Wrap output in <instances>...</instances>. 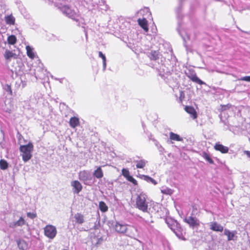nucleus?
<instances>
[{
    "instance_id": "nucleus-61",
    "label": "nucleus",
    "mask_w": 250,
    "mask_h": 250,
    "mask_svg": "<svg viewBox=\"0 0 250 250\" xmlns=\"http://www.w3.org/2000/svg\"><path fill=\"white\" fill-rule=\"evenodd\" d=\"M182 0H180V1H182Z\"/></svg>"
},
{
    "instance_id": "nucleus-53",
    "label": "nucleus",
    "mask_w": 250,
    "mask_h": 250,
    "mask_svg": "<svg viewBox=\"0 0 250 250\" xmlns=\"http://www.w3.org/2000/svg\"><path fill=\"white\" fill-rule=\"evenodd\" d=\"M144 10H146V11H148V9L147 8H146V9H145L144 10H141L140 11H138L137 13H136V14H138L139 13H140L141 14H142L143 12H144Z\"/></svg>"
},
{
    "instance_id": "nucleus-60",
    "label": "nucleus",
    "mask_w": 250,
    "mask_h": 250,
    "mask_svg": "<svg viewBox=\"0 0 250 250\" xmlns=\"http://www.w3.org/2000/svg\"><path fill=\"white\" fill-rule=\"evenodd\" d=\"M146 222H147V223H153V221L151 220L150 221H149V220H147L146 221Z\"/></svg>"
},
{
    "instance_id": "nucleus-47",
    "label": "nucleus",
    "mask_w": 250,
    "mask_h": 250,
    "mask_svg": "<svg viewBox=\"0 0 250 250\" xmlns=\"http://www.w3.org/2000/svg\"><path fill=\"white\" fill-rule=\"evenodd\" d=\"M185 95L184 92L183 91H180L179 94V99L181 102H182L184 100V99L185 98Z\"/></svg>"
},
{
    "instance_id": "nucleus-20",
    "label": "nucleus",
    "mask_w": 250,
    "mask_h": 250,
    "mask_svg": "<svg viewBox=\"0 0 250 250\" xmlns=\"http://www.w3.org/2000/svg\"><path fill=\"white\" fill-rule=\"evenodd\" d=\"M139 25L144 30L145 32H147L148 28L147 26V21L145 18L143 19H139L138 20Z\"/></svg>"
},
{
    "instance_id": "nucleus-37",
    "label": "nucleus",
    "mask_w": 250,
    "mask_h": 250,
    "mask_svg": "<svg viewBox=\"0 0 250 250\" xmlns=\"http://www.w3.org/2000/svg\"><path fill=\"white\" fill-rule=\"evenodd\" d=\"M17 227H22L26 224V222L24 219L23 217L22 216L20 217L19 219L15 221Z\"/></svg>"
},
{
    "instance_id": "nucleus-57",
    "label": "nucleus",
    "mask_w": 250,
    "mask_h": 250,
    "mask_svg": "<svg viewBox=\"0 0 250 250\" xmlns=\"http://www.w3.org/2000/svg\"><path fill=\"white\" fill-rule=\"evenodd\" d=\"M158 150L161 153H163L164 150V148L162 146H161L158 149Z\"/></svg>"
},
{
    "instance_id": "nucleus-28",
    "label": "nucleus",
    "mask_w": 250,
    "mask_h": 250,
    "mask_svg": "<svg viewBox=\"0 0 250 250\" xmlns=\"http://www.w3.org/2000/svg\"><path fill=\"white\" fill-rule=\"evenodd\" d=\"M26 49L27 56L31 59H34L35 58V55L34 52L33 51V48L29 45H27L26 46Z\"/></svg>"
},
{
    "instance_id": "nucleus-3",
    "label": "nucleus",
    "mask_w": 250,
    "mask_h": 250,
    "mask_svg": "<svg viewBox=\"0 0 250 250\" xmlns=\"http://www.w3.org/2000/svg\"><path fill=\"white\" fill-rule=\"evenodd\" d=\"M33 149V145L31 143H29L26 145H22L20 146V150L22 152V160L24 162L29 161L32 157L31 152Z\"/></svg>"
},
{
    "instance_id": "nucleus-25",
    "label": "nucleus",
    "mask_w": 250,
    "mask_h": 250,
    "mask_svg": "<svg viewBox=\"0 0 250 250\" xmlns=\"http://www.w3.org/2000/svg\"><path fill=\"white\" fill-rule=\"evenodd\" d=\"M140 178L148 183H152L154 185H156L157 184V181L149 176L141 175H140Z\"/></svg>"
},
{
    "instance_id": "nucleus-32",
    "label": "nucleus",
    "mask_w": 250,
    "mask_h": 250,
    "mask_svg": "<svg viewBox=\"0 0 250 250\" xmlns=\"http://www.w3.org/2000/svg\"><path fill=\"white\" fill-rule=\"evenodd\" d=\"M183 6V3L182 1H179V5L176 9V13L177 14V17L178 19H182V16L181 14Z\"/></svg>"
},
{
    "instance_id": "nucleus-45",
    "label": "nucleus",
    "mask_w": 250,
    "mask_h": 250,
    "mask_svg": "<svg viewBox=\"0 0 250 250\" xmlns=\"http://www.w3.org/2000/svg\"><path fill=\"white\" fill-rule=\"evenodd\" d=\"M4 89L6 92L9 93L10 95H12V91L10 85L8 84H6L4 87Z\"/></svg>"
},
{
    "instance_id": "nucleus-14",
    "label": "nucleus",
    "mask_w": 250,
    "mask_h": 250,
    "mask_svg": "<svg viewBox=\"0 0 250 250\" xmlns=\"http://www.w3.org/2000/svg\"><path fill=\"white\" fill-rule=\"evenodd\" d=\"M236 234V231H230L227 229H225L224 231V234L227 236L228 241H236L237 239Z\"/></svg>"
},
{
    "instance_id": "nucleus-43",
    "label": "nucleus",
    "mask_w": 250,
    "mask_h": 250,
    "mask_svg": "<svg viewBox=\"0 0 250 250\" xmlns=\"http://www.w3.org/2000/svg\"><path fill=\"white\" fill-rule=\"evenodd\" d=\"M142 126H143V127L144 128V132L146 134V135H147V137H148L149 140L152 141V139L153 138L152 137V135L151 134V133H150V132H149L148 131H147V132L146 131L145 129V125L143 123H142Z\"/></svg>"
},
{
    "instance_id": "nucleus-23",
    "label": "nucleus",
    "mask_w": 250,
    "mask_h": 250,
    "mask_svg": "<svg viewBox=\"0 0 250 250\" xmlns=\"http://www.w3.org/2000/svg\"><path fill=\"white\" fill-rule=\"evenodd\" d=\"M18 247L21 250H25L27 249V244L25 241L22 239H18L16 240Z\"/></svg>"
},
{
    "instance_id": "nucleus-18",
    "label": "nucleus",
    "mask_w": 250,
    "mask_h": 250,
    "mask_svg": "<svg viewBox=\"0 0 250 250\" xmlns=\"http://www.w3.org/2000/svg\"><path fill=\"white\" fill-rule=\"evenodd\" d=\"M160 56H161V55L157 51H151L148 53V57L151 60L158 61Z\"/></svg>"
},
{
    "instance_id": "nucleus-49",
    "label": "nucleus",
    "mask_w": 250,
    "mask_h": 250,
    "mask_svg": "<svg viewBox=\"0 0 250 250\" xmlns=\"http://www.w3.org/2000/svg\"><path fill=\"white\" fill-rule=\"evenodd\" d=\"M152 141L154 142L155 145L156 146L158 149H159L162 146L159 144V143L154 138L152 139Z\"/></svg>"
},
{
    "instance_id": "nucleus-12",
    "label": "nucleus",
    "mask_w": 250,
    "mask_h": 250,
    "mask_svg": "<svg viewBox=\"0 0 250 250\" xmlns=\"http://www.w3.org/2000/svg\"><path fill=\"white\" fill-rule=\"evenodd\" d=\"M175 234L177 237L181 240H185V238L182 232V229L180 224L177 221V224L175 226H172L169 228Z\"/></svg>"
},
{
    "instance_id": "nucleus-2",
    "label": "nucleus",
    "mask_w": 250,
    "mask_h": 250,
    "mask_svg": "<svg viewBox=\"0 0 250 250\" xmlns=\"http://www.w3.org/2000/svg\"><path fill=\"white\" fill-rule=\"evenodd\" d=\"M147 196L143 193L138 195L136 199V207L144 212H149L150 208H148L147 203L146 201Z\"/></svg>"
},
{
    "instance_id": "nucleus-34",
    "label": "nucleus",
    "mask_w": 250,
    "mask_h": 250,
    "mask_svg": "<svg viewBox=\"0 0 250 250\" xmlns=\"http://www.w3.org/2000/svg\"><path fill=\"white\" fill-rule=\"evenodd\" d=\"M7 42L9 44L14 45L17 42V38L15 35H11L8 36Z\"/></svg>"
},
{
    "instance_id": "nucleus-52",
    "label": "nucleus",
    "mask_w": 250,
    "mask_h": 250,
    "mask_svg": "<svg viewBox=\"0 0 250 250\" xmlns=\"http://www.w3.org/2000/svg\"><path fill=\"white\" fill-rule=\"evenodd\" d=\"M100 227V221H99L97 223V222L95 223V225L94 226V229H98Z\"/></svg>"
},
{
    "instance_id": "nucleus-50",
    "label": "nucleus",
    "mask_w": 250,
    "mask_h": 250,
    "mask_svg": "<svg viewBox=\"0 0 250 250\" xmlns=\"http://www.w3.org/2000/svg\"><path fill=\"white\" fill-rule=\"evenodd\" d=\"M9 227L10 228L14 229L17 227L15 221L11 222L9 223Z\"/></svg>"
},
{
    "instance_id": "nucleus-30",
    "label": "nucleus",
    "mask_w": 250,
    "mask_h": 250,
    "mask_svg": "<svg viewBox=\"0 0 250 250\" xmlns=\"http://www.w3.org/2000/svg\"><path fill=\"white\" fill-rule=\"evenodd\" d=\"M99 57H100L103 61V70L105 71L106 67V58L104 54L101 51H99Z\"/></svg>"
},
{
    "instance_id": "nucleus-29",
    "label": "nucleus",
    "mask_w": 250,
    "mask_h": 250,
    "mask_svg": "<svg viewBox=\"0 0 250 250\" xmlns=\"http://www.w3.org/2000/svg\"><path fill=\"white\" fill-rule=\"evenodd\" d=\"M5 21L7 24L13 25L15 23V19L12 15H10L5 17Z\"/></svg>"
},
{
    "instance_id": "nucleus-39",
    "label": "nucleus",
    "mask_w": 250,
    "mask_h": 250,
    "mask_svg": "<svg viewBox=\"0 0 250 250\" xmlns=\"http://www.w3.org/2000/svg\"><path fill=\"white\" fill-rule=\"evenodd\" d=\"M152 209L155 212H158L161 209L160 205L157 203L152 204Z\"/></svg>"
},
{
    "instance_id": "nucleus-40",
    "label": "nucleus",
    "mask_w": 250,
    "mask_h": 250,
    "mask_svg": "<svg viewBox=\"0 0 250 250\" xmlns=\"http://www.w3.org/2000/svg\"><path fill=\"white\" fill-rule=\"evenodd\" d=\"M162 193L166 194H170L172 193L171 189L167 188H163L161 189Z\"/></svg>"
},
{
    "instance_id": "nucleus-19",
    "label": "nucleus",
    "mask_w": 250,
    "mask_h": 250,
    "mask_svg": "<svg viewBox=\"0 0 250 250\" xmlns=\"http://www.w3.org/2000/svg\"><path fill=\"white\" fill-rule=\"evenodd\" d=\"M69 124L72 128H74L80 125L79 119L75 116L72 117L70 119Z\"/></svg>"
},
{
    "instance_id": "nucleus-5",
    "label": "nucleus",
    "mask_w": 250,
    "mask_h": 250,
    "mask_svg": "<svg viewBox=\"0 0 250 250\" xmlns=\"http://www.w3.org/2000/svg\"><path fill=\"white\" fill-rule=\"evenodd\" d=\"M79 179L84 184L89 185L92 180V176L90 171L83 170L79 173Z\"/></svg>"
},
{
    "instance_id": "nucleus-38",
    "label": "nucleus",
    "mask_w": 250,
    "mask_h": 250,
    "mask_svg": "<svg viewBox=\"0 0 250 250\" xmlns=\"http://www.w3.org/2000/svg\"><path fill=\"white\" fill-rule=\"evenodd\" d=\"M187 112L190 115L191 118L195 119L197 117V113L196 110H186Z\"/></svg>"
},
{
    "instance_id": "nucleus-11",
    "label": "nucleus",
    "mask_w": 250,
    "mask_h": 250,
    "mask_svg": "<svg viewBox=\"0 0 250 250\" xmlns=\"http://www.w3.org/2000/svg\"><path fill=\"white\" fill-rule=\"evenodd\" d=\"M167 74L165 75L164 78H162L166 83L168 85H173L174 83H176L177 79L174 76V74L172 72L169 73V70H167Z\"/></svg>"
},
{
    "instance_id": "nucleus-17",
    "label": "nucleus",
    "mask_w": 250,
    "mask_h": 250,
    "mask_svg": "<svg viewBox=\"0 0 250 250\" xmlns=\"http://www.w3.org/2000/svg\"><path fill=\"white\" fill-rule=\"evenodd\" d=\"M214 148L216 150L219 151L222 153H227L229 150L228 147L223 146L219 142L215 144Z\"/></svg>"
},
{
    "instance_id": "nucleus-10",
    "label": "nucleus",
    "mask_w": 250,
    "mask_h": 250,
    "mask_svg": "<svg viewBox=\"0 0 250 250\" xmlns=\"http://www.w3.org/2000/svg\"><path fill=\"white\" fill-rule=\"evenodd\" d=\"M125 233L127 236L135 239L138 233V229L134 226L127 225Z\"/></svg>"
},
{
    "instance_id": "nucleus-58",
    "label": "nucleus",
    "mask_w": 250,
    "mask_h": 250,
    "mask_svg": "<svg viewBox=\"0 0 250 250\" xmlns=\"http://www.w3.org/2000/svg\"><path fill=\"white\" fill-rule=\"evenodd\" d=\"M184 109H194V108L192 107L186 106Z\"/></svg>"
},
{
    "instance_id": "nucleus-36",
    "label": "nucleus",
    "mask_w": 250,
    "mask_h": 250,
    "mask_svg": "<svg viewBox=\"0 0 250 250\" xmlns=\"http://www.w3.org/2000/svg\"><path fill=\"white\" fill-rule=\"evenodd\" d=\"M203 157L209 164H214V161L212 160L211 158L210 157L209 155L207 153L204 152L203 153Z\"/></svg>"
},
{
    "instance_id": "nucleus-44",
    "label": "nucleus",
    "mask_w": 250,
    "mask_h": 250,
    "mask_svg": "<svg viewBox=\"0 0 250 250\" xmlns=\"http://www.w3.org/2000/svg\"><path fill=\"white\" fill-rule=\"evenodd\" d=\"M238 80L250 82V76H244V77H242L240 78H238Z\"/></svg>"
},
{
    "instance_id": "nucleus-22",
    "label": "nucleus",
    "mask_w": 250,
    "mask_h": 250,
    "mask_svg": "<svg viewBox=\"0 0 250 250\" xmlns=\"http://www.w3.org/2000/svg\"><path fill=\"white\" fill-rule=\"evenodd\" d=\"M74 218L76 223L79 224H82L84 222V216L83 214L80 213H77L74 215Z\"/></svg>"
},
{
    "instance_id": "nucleus-31",
    "label": "nucleus",
    "mask_w": 250,
    "mask_h": 250,
    "mask_svg": "<svg viewBox=\"0 0 250 250\" xmlns=\"http://www.w3.org/2000/svg\"><path fill=\"white\" fill-rule=\"evenodd\" d=\"M99 208L102 212H105L108 210V207L104 201H100L99 202Z\"/></svg>"
},
{
    "instance_id": "nucleus-24",
    "label": "nucleus",
    "mask_w": 250,
    "mask_h": 250,
    "mask_svg": "<svg viewBox=\"0 0 250 250\" xmlns=\"http://www.w3.org/2000/svg\"><path fill=\"white\" fill-rule=\"evenodd\" d=\"M93 176L97 179H101L104 176L103 171L101 167H99L93 172Z\"/></svg>"
},
{
    "instance_id": "nucleus-46",
    "label": "nucleus",
    "mask_w": 250,
    "mask_h": 250,
    "mask_svg": "<svg viewBox=\"0 0 250 250\" xmlns=\"http://www.w3.org/2000/svg\"><path fill=\"white\" fill-rule=\"evenodd\" d=\"M27 216L31 219H34L37 217V214L33 212H27Z\"/></svg>"
},
{
    "instance_id": "nucleus-55",
    "label": "nucleus",
    "mask_w": 250,
    "mask_h": 250,
    "mask_svg": "<svg viewBox=\"0 0 250 250\" xmlns=\"http://www.w3.org/2000/svg\"><path fill=\"white\" fill-rule=\"evenodd\" d=\"M152 31L153 33H156L157 31L156 26L154 25V27L152 28Z\"/></svg>"
},
{
    "instance_id": "nucleus-15",
    "label": "nucleus",
    "mask_w": 250,
    "mask_h": 250,
    "mask_svg": "<svg viewBox=\"0 0 250 250\" xmlns=\"http://www.w3.org/2000/svg\"><path fill=\"white\" fill-rule=\"evenodd\" d=\"M180 22L178 21V27L177 28V30L179 33V35L182 38L184 41V45L186 47V49L188 50V46L186 44L187 40L189 39V36L188 35L187 33L184 30H181L180 29Z\"/></svg>"
},
{
    "instance_id": "nucleus-48",
    "label": "nucleus",
    "mask_w": 250,
    "mask_h": 250,
    "mask_svg": "<svg viewBox=\"0 0 250 250\" xmlns=\"http://www.w3.org/2000/svg\"><path fill=\"white\" fill-rule=\"evenodd\" d=\"M103 241V239L102 237L99 238L97 239V242L95 244V246L98 247L99 245H100Z\"/></svg>"
},
{
    "instance_id": "nucleus-1",
    "label": "nucleus",
    "mask_w": 250,
    "mask_h": 250,
    "mask_svg": "<svg viewBox=\"0 0 250 250\" xmlns=\"http://www.w3.org/2000/svg\"><path fill=\"white\" fill-rule=\"evenodd\" d=\"M55 5L62 13V14L67 17L78 22L79 21V14L71 7L68 4L62 2L55 3Z\"/></svg>"
},
{
    "instance_id": "nucleus-35",
    "label": "nucleus",
    "mask_w": 250,
    "mask_h": 250,
    "mask_svg": "<svg viewBox=\"0 0 250 250\" xmlns=\"http://www.w3.org/2000/svg\"><path fill=\"white\" fill-rule=\"evenodd\" d=\"M8 167V163L7 162L4 160V159H1L0 160V168L2 170H5Z\"/></svg>"
},
{
    "instance_id": "nucleus-8",
    "label": "nucleus",
    "mask_w": 250,
    "mask_h": 250,
    "mask_svg": "<svg viewBox=\"0 0 250 250\" xmlns=\"http://www.w3.org/2000/svg\"><path fill=\"white\" fill-rule=\"evenodd\" d=\"M186 76L193 82L197 83L200 85H208L207 84L200 80L197 76L196 73L194 71L188 70V72H186Z\"/></svg>"
},
{
    "instance_id": "nucleus-33",
    "label": "nucleus",
    "mask_w": 250,
    "mask_h": 250,
    "mask_svg": "<svg viewBox=\"0 0 250 250\" xmlns=\"http://www.w3.org/2000/svg\"><path fill=\"white\" fill-rule=\"evenodd\" d=\"M166 222L169 228L172 226H175L177 224V221L171 218H167L166 220Z\"/></svg>"
},
{
    "instance_id": "nucleus-27",
    "label": "nucleus",
    "mask_w": 250,
    "mask_h": 250,
    "mask_svg": "<svg viewBox=\"0 0 250 250\" xmlns=\"http://www.w3.org/2000/svg\"><path fill=\"white\" fill-rule=\"evenodd\" d=\"M169 138L171 140L176 141H182L183 138L181 137L177 134L174 133L173 132H170L169 133Z\"/></svg>"
},
{
    "instance_id": "nucleus-13",
    "label": "nucleus",
    "mask_w": 250,
    "mask_h": 250,
    "mask_svg": "<svg viewBox=\"0 0 250 250\" xmlns=\"http://www.w3.org/2000/svg\"><path fill=\"white\" fill-rule=\"evenodd\" d=\"M72 191L74 194H79L83 189V186L81 183L78 180L72 181L71 182Z\"/></svg>"
},
{
    "instance_id": "nucleus-54",
    "label": "nucleus",
    "mask_w": 250,
    "mask_h": 250,
    "mask_svg": "<svg viewBox=\"0 0 250 250\" xmlns=\"http://www.w3.org/2000/svg\"><path fill=\"white\" fill-rule=\"evenodd\" d=\"M244 153L249 158H250V151L248 150L244 151Z\"/></svg>"
},
{
    "instance_id": "nucleus-59",
    "label": "nucleus",
    "mask_w": 250,
    "mask_h": 250,
    "mask_svg": "<svg viewBox=\"0 0 250 250\" xmlns=\"http://www.w3.org/2000/svg\"><path fill=\"white\" fill-rule=\"evenodd\" d=\"M171 59L172 60L173 59V60H172V61H174V62H175V60H176V57L175 56H174L173 58L171 57Z\"/></svg>"
},
{
    "instance_id": "nucleus-6",
    "label": "nucleus",
    "mask_w": 250,
    "mask_h": 250,
    "mask_svg": "<svg viewBox=\"0 0 250 250\" xmlns=\"http://www.w3.org/2000/svg\"><path fill=\"white\" fill-rule=\"evenodd\" d=\"M173 64H169L168 62H166L165 63H162L159 67L157 68L159 76L161 78H164L165 75L167 74V70H169V73L172 71Z\"/></svg>"
},
{
    "instance_id": "nucleus-42",
    "label": "nucleus",
    "mask_w": 250,
    "mask_h": 250,
    "mask_svg": "<svg viewBox=\"0 0 250 250\" xmlns=\"http://www.w3.org/2000/svg\"><path fill=\"white\" fill-rule=\"evenodd\" d=\"M128 181L131 182L134 185H137V181L132 176H130L127 177L126 179Z\"/></svg>"
},
{
    "instance_id": "nucleus-41",
    "label": "nucleus",
    "mask_w": 250,
    "mask_h": 250,
    "mask_svg": "<svg viewBox=\"0 0 250 250\" xmlns=\"http://www.w3.org/2000/svg\"><path fill=\"white\" fill-rule=\"evenodd\" d=\"M122 174L127 179V177H128V176H130L129 175V171L128 169L125 168H123L122 169Z\"/></svg>"
},
{
    "instance_id": "nucleus-7",
    "label": "nucleus",
    "mask_w": 250,
    "mask_h": 250,
    "mask_svg": "<svg viewBox=\"0 0 250 250\" xmlns=\"http://www.w3.org/2000/svg\"><path fill=\"white\" fill-rule=\"evenodd\" d=\"M196 211H197V209H196ZM194 212H195V210L193 209L191 216L186 217L184 219L185 222L188 224L190 227L192 229L197 228L200 225L199 220L196 217L192 216L194 214V213H193Z\"/></svg>"
},
{
    "instance_id": "nucleus-56",
    "label": "nucleus",
    "mask_w": 250,
    "mask_h": 250,
    "mask_svg": "<svg viewBox=\"0 0 250 250\" xmlns=\"http://www.w3.org/2000/svg\"><path fill=\"white\" fill-rule=\"evenodd\" d=\"M38 71V70H36V72H35L36 77H39V78H41V79H42V78H43V77H42V76L40 75L39 74H38L37 73V72Z\"/></svg>"
},
{
    "instance_id": "nucleus-4",
    "label": "nucleus",
    "mask_w": 250,
    "mask_h": 250,
    "mask_svg": "<svg viewBox=\"0 0 250 250\" xmlns=\"http://www.w3.org/2000/svg\"><path fill=\"white\" fill-rule=\"evenodd\" d=\"M108 225L109 227H112L119 233L125 234V233L127 226L125 224L121 223L119 222H114L113 221H108Z\"/></svg>"
},
{
    "instance_id": "nucleus-16",
    "label": "nucleus",
    "mask_w": 250,
    "mask_h": 250,
    "mask_svg": "<svg viewBox=\"0 0 250 250\" xmlns=\"http://www.w3.org/2000/svg\"><path fill=\"white\" fill-rule=\"evenodd\" d=\"M209 228L211 230L216 232H222L224 227L217 222H212L210 223Z\"/></svg>"
},
{
    "instance_id": "nucleus-21",
    "label": "nucleus",
    "mask_w": 250,
    "mask_h": 250,
    "mask_svg": "<svg viewBox=\"0 0 250 250\" xmlns=\"http://www.w3.org/2000/svg\"><path fill=\"white\" fill-rule=\"evenodd\" d=\"M4 57L7 60H10L12 58L14 59H16L17 58V56L15 53H14L12 51L8 50H6L4 54Z\"/></svg>"
},
{
    "instance_id": "nucleus-9",
    "label": "nucleus",
    "mask_w": 250,
    "mask_h": 250,
    "mask_svg": "<svg viewBox=\"0 0 250 250\" xmlns=\"http://www.w3.org/2000/svg\"><path fill=\"white\" fill-rule=\"evenodd\" d=\"M44 235L50 239H53L56 235L57 229L52 225H47L44 229Z\"/></svg>"
},
{
    "instance_id": "nucleus-51",
    "label": "nucleus",
    "mask_w": 250,
    "mask_h": 250,
    "mask_svg": "<svg viewBox=\"0 0 250 250\" xmlns=\"http://www.w3.org/2000/svg\"><path fill=\"white\" fill-rule=\"evenodd\" d=\"M67 108V106L64 103H60V109L62 108V109H65Z\"/></svg>"
},
{
    "instance_id": "nucleus-26",
    "label": "nucleus",
    "mask_w": 250,
    "mask_h": 250,
    "mask_svg": "<svg viewBox=\"0 0 250 250\" xmlns=\"http://www.w3.org/2000/svg\"><path fill=\"white\" fill-rule=\"evenodd\" d=\"M134 161L137 163L136 166L137 168H143L145 167L146 164L147 163V161L144 159L140 160H135Z\"/></svg>"
}]
</instances>
